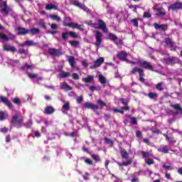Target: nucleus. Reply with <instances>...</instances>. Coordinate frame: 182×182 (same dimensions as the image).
Returning <instances> with one entry per match:
<instances>
[{
  "mask_svg": "<svg viewBox=\"0 0 182 182\" xmlns=\"http://www.w3.org/2000/svg\"><path fill=\"white\" fill-rule=\"evenodd\" d=\"M152 9L154 11H156L155 14L156 16H166V10H164L163 7H157L155 6Z\"/></svg>",
  "mask_w": 182,
  "mask_h": 182,
  "instance_id": "6e6552de",
  "label": "nucleus"
},
{
  "mask_svg": "<svg viewBox=\"0 0 182 182\" xmlns=\"http://www.w3.org/2000/svg\"><path fill=\"white\" fill-rule=\"evenodd\" d=\"M0 102L1 103H4L5 106H7L9 109H12V107H14V106L12 105V102H11V101H9L8 98L4 96H0Z\"/></svg>",
  "mask_w": 182,
  "mask_h": 182,
  "instance_id": "1a4fd4ad",
  "label": "nucleus"
},
{
  "mask_svg": "<svg viewBox=\"0 0 182 182\" xmlns=\"http://www.w3.org/2000/svg\"><path fill=\"white\" fill-rule=\"evenodd\" d=\"M81 65H82V66H84V68H87L89 66V64L87 63V60H82L81 61Z\"/></svg>",
  "mask_w": 182,
  "mask_h": 182,
  "instance_id": "5fc2aeb1",
  "label": "nucleus"
},
{
  "mask_svg": "<svg viewBox=\"0 0 182 182\" xmlns=\"http://www.w3.org/2000/svg\"><path fill=\"white\" fill-rule=\"evenodd\" d=\"M0 39H2L4 42H8V41H9V38L2 33H0Z\"/></svg>",
  "mask_w": 182,
  "mask_h": 182,
  "instance_id": "f704fd0d",
  "label": "nucleus"
},
{
  "mask_svg": "<svg viewBox=\"0 0 182 182\" xmlns=\"http://www.w3.org/2000/svg\"><path fill=\"white\" fill-rule=\"evenodd\" d=\"M23 124L25 126L26 129H31V127H32V124H33V122H32V119H30L28 122Z\"/></svg>",
  "mask_w": 182,
  "mask_h": 182,
  "instance_id": "473e14b6",
  "label": "nucleus"
},
{
  "mask_svg": "<svg viewBox=\"0 0 182 182\" xmlns=\"http://www.w3.org/2000/svg\"><path fill=\"white\" fill-rule=\"evenodd\" d=\"M26 75L30 79H37V80H42V77H39V74L38 73L27 72Z\"/></svg>",
  "mask_w": 182,
  "mask_h": 182,
  "instance_id": "a211bd4d",
  "label": "nucleus"
},
{
  "mask_svg": "<svg viewBox=\"0 0 182 182\" xmlns=\"http://www.w3.org/2000/svg\"><path fill=\"white\" fill-rule=\"evenodd\" d=\"M0 132L1 133H8V128H6V127L1 128Z\"/></svg>",
  "mask_w": 182,
  "mask_h": 182,
  "instance_id": "0e129e2a",
  "label": "nucleus"
},
{
  "mask_svg": "<svg viewBox=\"0 0 182 182\" xmlns=\"http://www.w3.org/2000/svg\"><path fill=\"white\" fill-rule=\"evenodd\" d=\"M96 42L95 46L97 49L100 48V45H102V41H103V34L100 33L99 31H94Z\"/></svg>",
  "mask_w": 182,
  "mask_h": 182,
  "instance_id": "7ed1b4c3",
  "label": "nucleus"
},
{
  "mask_svg": "<svg viewBox=\"0 0 182 182\" xmlns=\"http://www.w3.org/2000/svg\"><path fill=\"white\" fill-rule=\"evenodd\" d=\"M92 159L95 160V161H97V163H100L102 161V159H100V156L97 154H92L91 155Z\"/></svg>",
  "mask_w": 182,
  "mask_h": 182,
  "instance_id": "2f4dec72",
  "label": "nucleus"
},
{
  "mask_svg": "<svg viewBox=\"0 0 182 182\" xmlns=\"http://www.w3.org/2000/svg\"><path fill=\"white\" fill-rule=\"evenodd\" d=\"M141 156L143 159H147L148 157H150V153L149 152H144L141 151Z\"/></svg>",
  "mask_w": 182,
  "mask_h": 182,
  "instance_id": "c03bdc74",
  "label": "nucleus"
},
{
  "mask_svg": "<svg viewBox=\"0 0 182 182\" xmlns=\"http://www.w3.org/2000/svg\"><path fill=\"white\" fill-rule=\"evenodd\" d=\"M21 114H16L12 116L11 123L13 126H22L23 124V118H19Z\"/></svg>",
  "mask_w": 182,
  "mask_h": 182,
  "instance_id": "f257e3e1",
  "label": "nucleus"
},
{
  "mask_svg": "<svg viewBox=\"0 0 182 182\" xmlns=\"http://www.w3.org/2000/svg\"><path fill=\"white\" fill-rule=\"evenodd\" d=\"M89 176H90V174L88 172H86L85 175L82 176L85 181H87V180H89Z\"/></svg>",
  "mask_w": 182,
  "mask_h": 182,
  "instance_id": "bf43d9fd",
  "label": "nucleus"
},
{
  "mask_svg": "<svg viewBox=\"0 0 182 182\" xmlns=\"http://www.w3.org/2000/svg\"><path fill=\"white\" fill-rule=\"evenodd\" d=\"M164 43H166L165 46H168L171 48V50H176V48L174 47V42L171 38H166L164 39Z\"/></svg>",
  "mask_w": 182,
  "mask_h": 182,
  "instance_id": "9b49d317",
  "label": "nucleus"
},
{
  "mask_svg": "<svg viewBox=\"0 0 182 182\" xmlns=\"http://www.w3.org/2000/svg\"><path fill=\"white\" fill-rule=\"evenodd\" d=\"M98 79H99V82H100V83H102V85L106 84V82H107L106 77H105V76H103L102 75H99Z\"/></svg>",
  "mask_w": 182,
  "mask_h": 182,
  "instance_id": "7c9ffc66",
  "label": "nucleus"
},
{
  "mask_svg": "<svg viewBox=\"0 0 182 182\" xmlns=\"http://www.w3.org/2000/svg\"><path fill=\"white\" fill-rule=\"evenodd\" d=\"M0 12L2 14L3 16H8L9 14V9L8 8V3L6 1L0 0Z\"/></svg>",
  "mask_w": 182,
  "mask_h": 182,
  "instance_id": "f03ea898",
  "label": "nucleus"
},
{
  "mask_svg": "<svg viewBox=\"0 0 182 182\" xmlns=\"http://www.w3.org/2000/svg\"><path fill=\"white\" fill-rule=\"evenodd\" d=\"M70 76H72V74H70V73L62 72L61 73L58 74V77L59 79H66V77H69Z\"/></svg>",
  "mask_w": 182,
  "mask_h": 182,
  "instance_id": "5701e85b",
  "label": "nucleus"
},
{
  "mask_svg": "<svg viewBox=\"0 0 182 182\" xmlns=\"http://www.w3.org/2000/svg\"><path fill=\"white\" fill-rule=\"evenodd\" d=\"M63 26H68L69 28H73V29H79V31H85L84 28H82L83 25H79L76 23H66V21H63Z\"/></svg>",
  "mask_w": 182,
  "mask_h": 182,
  "instance_id": "423d86ee",
  "label": "nucleus"
},
{
  "mask_svg": "<svg viewBox=\"0 0 182 182\" xmlns=\"http://www.w3.org/2000/svg\"><path fill=\"white\" fill-rule=\"evenodd\" d=\"M76 101L77 102V103H82V102H83V97L80 96L76 99Z\"/></svg>",
  "mask_w": 182,
  "mask_h": 182,
  "instance_id": "69168bd1",
  "label": "nucleus"
},
{
  "mask_svg": "<svg viewBox=\"0 0 182 182\" xmlns=\"http://www.w3.org/2000/svg\"><path fill=\"white\" fill-rule=\"evenodd\" d=\"M135 62H137L136 65H140L141 66H143V68H145V69H153V67L151 66L150 63L147 61L135 60Z\"/></svg>",
  "mask_w": 182,
  "mask_h": 182,
  "instance_id": "ddd939ff",
  "label": "nucleus"
},
{
  "mask_svg": "<svg viewBox=\"0 0 182 182\" xmlns=\"http://www.w3.org/2000/svg\"><path fill=\"white\" fill-rule=\"evenodd\" d=\"M46 9H47L48 11H50L52 9H58V6L53 4H46Z\"/></svg>",
  "mask_w": 182,
  "mask_h": 182,
  "instance_id": "cd10ccee",
  "label": "nucleus"
},
{
  "mask_svg": "<svg viewBox=\"0 0 182 182\" xmlns=\"http://www.w3.org/2000/svg\"><path fill=\"white\" fill-rule=\"evenodd\" d=\"M117 56L118 59H120L121 60H123L124 62H127L129 63H132V65L137 63V61H132V60H129L127 58H127V53H126L124 51H122V52L119 53L117 55Z\"/></svg>",
  "mask_w": 182,
  "mask_h": 182,
  "instance_id": "39448f33",
  "label": "nucleus"
},
{
  "mask_svg": "<svg viewBox=\"0 0 182 182\" xmlns=\"http://www.w3.org/2000/svg\"><path fill=\"white\" fill-rule=\"evenodd\" d=\"M61 89L68 92L69 90H72L73 88L70 87V85H69L66 82H63L61 84Z\"/></svg>",
  "mask_w": 182,
  "mask_h": 182,
  "instance_id": "b1692460",
  "label": "nucleus"
},
{
  "mask_svg": "<svg viewBox=\"0 0 182 182\" xmlns=\"http://www.w3.org/2000/svg\"><path fill=\"white\" fill-rule=\"evenodd\" d=\"M68 36H69V32L62 33V38L63 39H64V41H68Z\"/></svg>",
  "mask_w": 182,
  "mask_h": 182,
  "instance_id": "09e8293b",
  "label": "nucleus"
},
{
  "mask_svg": "<svg viewBox=\"0 0 182 182\" xmlns=\"http://www.w3.org/2000/svg\"><path fill=\"white\" fill-rule=\"evenodd\" d=\"M109 38L111 40V41H117V36H116L114 34L110 33L109 34Z\"/></svg>",
  "mask_w": 182,
  "mask_h": 182,
  "instance_id": "37998d69",
  "label": "nucleus"
},
{
  "mask_svg": "<svg viewBox=\"0 0 182 182\" xmlns=\"http://www.w3.org/2000/svg\"><path fill=\"white\" fill-rule=\"evenodd\" d=\"M26 46H33L35 45V43L32 41H26Z\"/></svg>",
  "mask_w": 182,
  "mask_h": 182,
  "instance_id": "6e6d98bb",
  "label": "nucleus"
},
{
  "mask_svg": "<svg viewBox=\"0 0 182 182\" xmlns=\"http://www.w3.org/2000/svg\"><path fill=\"white\" fill-rule=\"evenodd\" d=\"M89 89L91 92H95V90H97L99 88L96 86H90Z\"/></svg>",
  "mask_w": 182,
  "mask_h": 182,
  "instance_id": "e2e57ef3",
  "label": "nucleus"
},
{
  "mask_svg": "<svg viewBox=\"0 0 182 182\" xmlns=\"http://www.w3.org/2000/svg\"><path fill=\"white\" fill-rule=\"evenodd\" d=\"M136 136L138 137L139 139H141V132L138 131L136 132Z\"/></svg>",
  "mask_w": 182,
  "mask_h": 182,
  "instance_id": "338daca9",
  "label": "nucleus"
},
{
  "mask_svg": "<svg viewBox=\"0 0 182 182\" xmlns=\"http://www.w3.org/2000/svg\"><path fill=\"white\" fill-rule=\"evenodd\" d=\"M123 166H130V164H132V161H128L127 162H122Z\"/></svg>",
  "mask_w": 182,
  "mask_h": 182,
  "instance_id": "774afa93",
  "label": "nucleus"
},
{
  "mask_svg": "<svg viewBox=\"0 0 182 182\" xmlns=\"http://www.w3.org/2000/svg\"><path fill=\"white\" fill-rule=\"evenodd\" d=\"M136 72H138L139 75V82L144 83V82H146V79H144V70H143V69H134L132 70V73L133 75H134V73H136Z\"/></svg>",
  "mask_w": 182,
  "mask_h": 182,
  "instance_id": "0eeeda50",
  "label": "nucleus"
},
{
  "mask_svg": "<svg viewBox=\"0 0 182 182\" xmlns=\"http://www.w3.org/2000/svg\"><path fill=\"white\" fill-rule=\"evenodd\" d=\"M72 77L74 79V80H79V75H77V73H73Z\"/></svg>",
  "mask_w": 182,
  "mask_h": 182,
  "instance_id": "4d7b16f0",
  "label": "nucleus"
},
{
  "mask_svg": "<svg viewBox=\"0 0 182 182\" xmlns=\"http://www.w3.org/2000/svg\"><path fill=\"white\" fill-rule=\"evenodd\" d=\"M31 32L33 33V35H36V33H39L40 31L38 28H34L31 30Z\"/></svg>",
  "mask_w": 182,
  "mask_h": 182,
  "instance_id": "8fccbe9b",
  "label": "nucleus"
},
{
  "mask_svg": "<svg viewBox=\"0 0 182 182\" xmlns=\"http://www.w3.org/2000/svg\"><path fill=\"white\" fill-rule=\"evenodd\" d=\"M6 119V114H5V112L0 111V122H4Z\"/></svg>",
  "mask_w": 182,
  "mask_h": 182,
  "instance_id": "72a5a7b5",
  "label": "nucleus"
},
{
  "mask_svg": "<svg viewBox=\"0 0 182 182\" xmlns=\"http://www.w3.org/2000/svg\"><path fill=\"white\" fill-rule=\"evenodd\" d=\"M105 62V58L100 57V58L97 59L92 65H91V68H99Z\"/></svg>",
  "mask_w": 182,
  "mask_h": 182,
  "instance_id": "4468645a",
  "label": "nucleus"
},
{
  "mask_svg": "<svg viewBox=\"0 0 182 182\" xmlns=\"http://www.w3.org/2000/svg\"><path fill=\"white\" fill-rule=\"evenodd\" d=\"M38 25H40V26H41L44 29H46V25L45 24V22H43V21L42 20L40 21V22L38 23Z\"/></svg>",
  "mask_w": 182,
  "mask_h": 182,
  "instance_id": "13d9d810",
  "label": "nucleus"
},
{
  "mask_svg": "<svg viewBox=\"0 0 182 182\" xmlns=\"http://www.w3.org/2000/svg\"><path fill=\"white\" fill-rule=\"evenodd\" d=\"M98 25L96 23H94V26H92V28H95V29H101V31H103L105 33H107V27L106 26V23L103 21L102 19L98 20Z\"/></svg>",
  "mask_w": 182,
  "mask_h": 182,
  "instance_id": "20e7f679",
  "label": "nucleus"
},
{
  "mask_svg": "<svg viewBox=\"0 0 182 182\" xmlns=\"http://www.w3.org/2000/svg\"><path fill=\"white\" fill-rule=\"evenodd\" d=\"M125 117L130 119L131 124H137V118H136L135 117H132L130 114H126Z\"/></svg>",
  "mask_w": 182,
  "mask_h": 182,
  "instance_id": "4be33fe9",
  "label": "nucleus"
},
{
  "mask_svg": "<svg viewBox=\"0 0 182 182\" xmlns=\"http://www.w3.org/2000/svg\"><path fill=\"white\" fill-rule=\"evenodd\" d=\"M84 107L85 109H91L94 112H96V110H99V107L96 105L91 103V102H85L84 104Z\"/></svg>",
  "mask_w": 182,
  "mask_h": 182,
  "instance_id": "f8f14e48",
  "label": "nucleus"
},
{
  "mask_svg": "<svg viewBox=\"0 0 182 182\" xmlns=\"http://www.w3.org/2000/svg\"><path fill=\"white\" fill-rule=\"evenodd\" d=\"M157 150L159 153H164V154H167L170 151L167 145H161Z\"/></svg>",
  "mask_w": 182,
  "mask_h": 182,
  "instance_id": "6ab92c4d",
  "label": "nucleus"
},
{
  "mask_svg": "<svg viewBox=\"0 0 182 182\" xmlns=\"http://www.w3.org/2000/svg\"><path fill=\"white\" fill-rule=\"evenodd\" d=\"M55 113V108L52 106H48L44 109V114H53Z\"/></svg>",
  "mask_w": 182,
  "mask_h": 182,
  "instance_id": "aec40b11",
  "label": "nucleus"
},
{
  "mask_svg": "<svg viewBox=\"0 0 182 182\" xmlns=\"http://www.w3.org/2000/svg\"><path fill=\"white\" fill-rule=\"evenodd\" d=\"M171 107H173L175 110H178L182 114V107H180V104L171 105Z\"/></svg>",
  "mask_w": 182,
  "mask_h": 182,
  "instance_id": "c756f323",
  "label": "nucleus"
},
{
  "mask_svg": "<svg viewBox=\"0 0 182 182\" xmlns=\"http://www.w3.org/2000/svg\"><path fill=\"white\" fill-rule=\"evenodd\" d=\"M162 167L165 170H174V168L173 166H168V165H166V164L162 165Z\"/></svg>",
  "mask_w": 182,
  "mask_h": 182,
  "instance_id": "a18cd8bd",
  "label": "nucleus"
},
{
  "mask_svg": "<svg viewBox=\"0 0 182 182\" xmlns=\"http://www.w3.org/2000/svg\"><path fill=\"white\" fill-rule=\"evenodd\" d=\"M48 53L51 55L53 58L56 56H61L63 55L62 51L60 50H58L55 48H50L48 50Z\"/></svg>",
  "mask_w": 182,
  "mask_h": 182,
  "instance_id": "9d476101",
  "label": "nucleus"
},
{
  "mask_svg": "<svg viewBox=\"0 0 182 182\" xmlns=\"http://www.w3.org/2000/svg\"><path fill=\"white\" fill-rule=\"evenodd\" d=\"M68 110H70V103L65 102L62 107V112H68Z\"/></svg>",
  "mask_w": 182,
  "mask_h": 182,
  "instance_id": "393cba45",
  "label": "nucleus"
},
{
  "mask_svg": "<svg viewBox=\"0 0 182 182\" xmlns=\"http://www.w3.org/2000/svg\"><path fill=\"white\" fill-rule=\"evenodd\" d=\"M163 83L162 82H159L156 86V88L157 89V90H159L160 92L164 90V88H163Z\"/></svg>",
  "mask_w": 182,
  "mask_h": 182,
  "instance_id": "58836bf2",
  "label": "nucleus"
},
{
  "mask_svg": "<svg viewBox=\"0 0 182 182\" xmlns=\"http://www.w3.org/2000/svg\"><path fill=\"white\" fill-rule=\"evenodd\" d=\"M68 60L72 68H75L76 63L75 62V58L72 55L68 56Z\"/></svg>",
  "mask_w": 182,
  "mask_h": 182,
  "instance_id": "bb28decb",
  "label": "nucleus"
},
{
  "mask_svg": "<svg viewBox=\"0 0 182 182\" xmlns=\"http://www.w3.org/2000/svg\"><path fill=\"white\" fill-rule=\"evenodd\" d=\"M3 50L6 52H16V48L11 46V45H4L3 46Z\"/></svg>",
  "mask_w": 182,
  "mask_h": 182,
  "instance_id": "412c9836",
  "label": "nucleus"
},
{
  "mask_svg": "<svg viewBox=\"0 0 182 182\" xmlns=\"http://www.w3.org/2000/svg\"><path fill=\"white\" fill-rule=\"evenodd\" d=\"M120 154L122 159H129V153H127V151H126L125 149L122 150L120 151Z\"/></svg>",
  "mask_w": 182,
  "mask_h": 182,
  "instance_id": "c85d7f7f",
  "label": "nucleus"
},
{
  "mask_svg": "<svg viewBox=\"0 0 182 182\" xmlns=\"http://www.w3.org/2000/svg\"><path fill=\"white\" fill-rule=\"evenodd\" d=\"M119 102H121V103L122 105H124V106H127V104L129 103V102L127 101V100L124 99V98H120L119 99Z\"/></svg>",
  "mask_w": 182,
  "mask_h": 182,
  "instance_id": "49530a36",
  "label": "nucleus"
},
{
  "mask_svg": "<svg viewBox=\"0 0 182 182\" xmlns=\"http://www.w3.org/2000/svg\"><path fill=\"white\" fill-rule=\"evenodd\" d=\"M12 102L13 103H14V105H21V100L18 97H15L14 99L12 100Z\"/></svg>",
  "mask_w": 182,
  "mask_h": 182,
  "instance_id": "79ce46f5",
  "label": "nucleus"
},
{
  "mask_svg": "<svg viewBox=\"0 0 182 182\" xmlns=\"http://www.w3.org/2000/svg\"><path fill=\"white\" fill-rule=\"evenodd\" d=\"M50 18H51V19H53V21H57L58 22H60V21H61L60 17L57 15H50Z\"/></svg>",
  "mask_w": 182,
  "mask_h": 182,
  "instance_id": "4c0bfd02",
  "label": "nucleus"
},
{
  "mask_svg": "<svg viewBox=\"0 0 182 182\" xmlns=\"http://www.w3.org/2000/svg\"><path fill=\"white\" fill-rule=\"evenodd\" d=\"M97 105H99V106H101V107H105L107 106L106 103L105 102H103L102 100H98L97 101Z\"/></svg>",
  "mask_w": 182,
  "mask_h": 182,
  "instance_id": "a19ab883",
  "label": "nucleus"
},
{
  "mask_svg": "<svg viewBox=\"0 0 182 182\" xmlns=\"http://www.w3.org/2000/svg\"><path fill=\"white\" fill-rule=\"evenodd\" d=\"M131 23L133 24L136 28H139V22L137 21V18H133L131 20Z\"/></svg>",
  "mask_w": 182,
  "mask_h": 182,
  "instance_id": "ea45409f",
  "label": "nucleus"
},
{
  "mask_svg": "<svg viewBox=\"0 0 182 182\" xmlns=\"http://www.w3.org/2000/svg\"><path fill=\"white\" fill-rule=\"evenodd\" d=\"M105 143H107V144H113V141L109 138H105Z\"/></svg>",
  "mask_w": 182,
  "mask_h": 182,
  "instance_id": "052dcab7",
  "label": "nucleus"
},
{
  "mask_svg": "<svg viewBox=\"0 0 182 182\" xmlns=\"http://www.w3.org/2000/svg\"><path fill=\"white\" fill-rule=\"evenodd\" d=\"M144 18H151V14L149 12L144 13Z\"/></svg>",
  "mask_w": 182,
  "mask_h": 182,
  "instance_id": "680f3d73",
  "label": "nucleus"
},
{
  "mask_svg": "<svg viewBox=\"0 0 182 182\" xmlns=\"http://www.w3.org/2000/svg\"><path fill=\"white\" fill-rule=\"evenodd\" d=\"M164 136L166 138V141H169V143H176V141L174 139V136H173V135L168 136L167 134H164Z\"/></svg>",
  "mask_w": 182,
  "mask_h": 182,
  "instance_id": "a878e982",
  "label": "nucleus"
},
{
  "mask_svg": "<svg viewBox=\"0 0 182 182\" xmlns=\"http://www.w3.org/2000/svg\"><path fill=\"white\" fill-rule=\"evenodd\" d=\"M168 63H176L177 62V58H169L168 60Z\"/></svg>",
  "mask_w": 182,
  "mask_h": 182,
  "instance_id": "3c124183",
  "label": "nucleus"
},
{
  "mask_svg": "<svg viewBox=\"0 0 182 182\" xmlns=\"http://www.w3.org/2000/svg\"><path fill=\"white\" fill-rule=\"evenodd\" d=\"M85 163H86V164H89V166H93V161H92L90 159L87 158L85 160Z\"/></svg>",
  "mask_w": 182,
  "mask_h": 182,
  "instance_id": "de8ad7c7",
  "label": "nucleus"
},
{
  "mask_svg": "<svg viewBox=\"0 0 182 182\" xmlns=\"http://www.w3.org/2000/svg\"><path fill=\"white\" fill-rule=\"evenodd\" d=\"M154 26L155 29H159V31H167V29H168V26H167V24L159 25L156 23H154Z\"/></svg>",
  "mask_w": 182,
  "mask_h": 182,
  "instance_id": "f3484780",
  "label": "nucleus"
},
{
  "mask_svg": "<svg viewBox=\"0 0 182 182\" xmlns=\"http://www.w3.org/2000/svg\"><path fill=\"white\" fill-rule=\"evenodd\" d=\"M146 164H148V166H151V164H154V161L151 159H148L146 161Z\"/></svg>",
  "mask_w": 182,
  "mask_h": 182,
  "instance_id": "864d4df0",
  "label": "nucleus"
},
{
  "mask_svg": "<svg viewBox=\"0 0 182 182\" xmlns=\"http://www.w3.org/2000/svg\"><path fill=\"white\" fill-rule=\"evenodd\" d=\"M158 95L156 92H149L148 94V97L149 99H156Z\"/></svg>",
  "mask_w": 182,
  "mask_h": 182,
  "instance_id": "e433bc0d",
  "label": "nucleus"
},
{
  "mask_svg": "<svg viewBox=\"0 0 182 182\" xmlns=\"http://www.w3.org/2000/svg\"><path fill=\"white\" fill-rule=\"evenodd\" d=\"M93 80V76L90 75L85 78H83V82H85V83H90Z\"/></svg>",
  "mask_w": 182,
  "mask_h": 182,
  "instance_id": "c9c22d12",
  "label": "nucleus"
},
{
  "mask_svg": "<svg viewBox=\"0 0 182 182\" xmlns=\"http://www.w3.org/2000/svg\"><path fill=\"white\" fill-rule=\"evenodd\" d=\"M16 32H17V34L18 35H27V33H29V30L22 28V27H17L16 28Z\"/></svg>",
  "mask_w": 182,
  "mask_h": 182,
  "instance_id": "2eb2a0df",
  "label": "nucleus"
},
{
  "mask_svg": "<svg viewBox=\"0 0 182 182\" xmlns=\"http://www.w3.org/2000/svg\"><path fill=\"white\" fill-rule=\"evenodd\" d=\"M70 43L71 46L76 48V46H77V45H79V41H70Z\"/></svg>",
  "mask_w": 182,
  "mask_h": 182,
  "instance_id": "603ef678",
  "label": "nucleus"
},
{
  "mask_svg": "<svg viewBox=\"0 0 182 182\" xmlns=\"http://www.w3.org/2000/svg\"><path fill=\"white\" fill-rule=\"evenodd\" d=\"M169 9H171L172 11H178V9H182V4L178 1L173 4H171Z\"/></svg>",
  "mask_w": 182,
  "mask_h": 182,
  "instance_id": "dca6fc26",
  "label": "nucleus"
}]
</instances>
